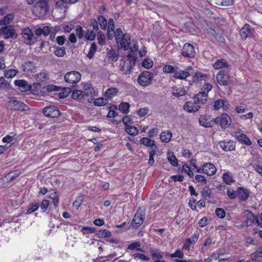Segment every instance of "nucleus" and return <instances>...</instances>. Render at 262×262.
<instances>
[{"instance_id": "obj_49", "label": "nucleus", "mask_w": 262, "mask_h": 262, "mask_svg": "<svg viewBox=\"0 0 262 262\" xmlns=\"http://www.w3.org/2000/svg\"><path fill=\"white\" fill-rule=\"evenodd\" d=\"M118 90L115 88L108 89L105 93V96L109 98H112L118 93Z\"/></svg>"}, {"instance_id": "obj_30", "label": "nucleus", "mask_w": 262, "mask_h": 262, "mask_svg": "<svg viewBox=\"0 0 262 262\" xmlns=\"http://www.w3.org/2000/svg\"><path fill=\"white\" fill-rule=\"evenodd\" d=\"M229 67V64L227 61L225 59H221L220 60H217L215 61L213 64V67L215 69H222L223 68H228Z\"/></svg>"}, {"instance_id": "obj_62", "label": "nucleus", "mask_w": 262, "mask_h": 262, "mask_svg": "<svg viewBox=\"0 0 262 262\" xmlns=\"http://www.w3.org/2000/svg\"><path fill=\"white\" fill-rule=\"evenodd\" d=\"M90 27L92 28L93 30H95L96 31L99 30L98 22L96 19L92 18L90 20Z\"/></svg>"}, {"instance_id": "obj_19", "label": "nucleus", "mask_w": 262, "mask_h": 262, "mask_svg": "<svg viewBox=\"0 0 262 262\" xmlns=\"http://www.w3.org/2000/svg\"><path fill=\"white\" fill-rule=\"evenodd\" d=\"M21 35L23 38L27 41L28 44H32L35 42L36 37H34L32 31L28 28H25L22 30Z\"/></svg>"}, {"instance_id": "obj_10", "label": "nucleus", "mask_w": 262, "mask_h": 262, "mask_svg": "<svg viewBox=\"0 0 262 262\" xmlns=\"http://www.w3.org/2000/svg\"><path fill=\"white\" fill-rule=\"evenodd\" d=\"M181 54L183 56L187 58H192L195 56V52L193 46L189 43L184 44L181 51Z\"/></svg>"}, {"instance_id": "obj_33", "label": "nucleus", "mask_w": 262, "mask_h": 262, "mask_svg": "<svg viewBox=\"0 0 262 262\" xmlns=\"http://www.w3.org/2000/svg\"><path fill=\"white\" fill-rule=\"evenodd\" d=\"M39 207V204L38 203L36 202H33L31 203H30L29 206L26 212L27 214H30L35 211L37 210Z\"/></svg>"}, {"instance_id": "obj_22", "label": "nucleus", "mask_w": 262, "mask_h": 262, "mask_svg": "<svg viewBox=\"0 0 262 262\" xmlns=\"http://www.w3.org/2000/svg\"><path fill=\"white\" fill-rule=\"evenodd\" d=\"M192 68L189 67L186 71H182L180 70L178 68L176 71V73L173 74V77L179 79H186L190 75L189 70H192Z\"/></svg>"}, {"instance_id": "obj_43", "label": "nucleus", "mask_w": 262, "mask_h": 262, "mask_svg": "<svg viewBox=\"0 0 262 262\" xmlns=\"http://www.w3.org/2000/svg\"><path fill=\"white\" fill-rule=\"evenodd\" d=\"M14 18V15L10 13L5 16L3 19L0 20V25H6L10 23Z\"/></svg>"}, {"instance_id": "obj_36", "label": "nucleus", "mask_w": 262, "mask_h": 262, "mask_svg": "<svg viewBox=\"0 0 262 262\" xmlns=\"http://www.w3.org/2000/svg\"><path fill=\"white\" fill-rule=\"evenodd\" d=\"M223 181L227 185H231L235 181L233 180L230 172H227L223 174L222 176Z\"/></svg>"}, {"instance_id": "obj_46", "label": "nucleus", "mask_w": 262, "mask_h": 262, "mask_svg": "<svg viewBox=\"0 0 262 262\" xmlns=\"http://www.w3.org/2000/svg\"><path fill=\"white\" fill-rule=\"evenodd\" d=\"M85 38L88 40L92 41L95 39L96 37V33L91 29H88L84 35Z\"/></svg>"}, {"instance_id": "obj_34", "label": "nucleus", "mask_w": 262, "mask_h": 262, "mask_svg": "<svg viewBox=\"0 0 262 262\" xmlns=\"http://www.w3.org/2000/svg\"><path fill=\"white\" fill-rule=\"evenodd\" d=\"M250 256L252 261H257L262 258V248L259 247L256 251L251 254Z\"/></svg>"}, {"instance_id": "obj_13", "label": "nucleus", "mask_w": 262, "mask_h": 262, "mask_svg": "<svg viewBox=\"0 0 262 262\" xmlns=\"http://www.w3.org/2000/svg\"><path fill=\"white\" fill-rule=\"evenodd\" d=\"M117 44H119L121 48L124 51H127L129 49V47L130 45V35L129 34L125 33L124 35L116 41Z\"/></svg>"}, {"instance_id": "obj_6", "label": "nucleus", "mask_w": 262, "mask_h": 262, "mask_svg": "<svg viewBox=\"0 0 262 262\" xmlns=\"http://www.w3.org/2000/svg\"><path fill=\"white\" fill-rule=\"evenodd\" d=\"M214 121L215 124H220L222 129H225L231 124V119L227 114L223 113L215 118Z\"/></svg>"}, {"instance_id": "obj_31", "label": "nucleus", "mask_w": 262, "mask_h": 262, "mask_svg": "<svg viewBox=\"0 0 262 262\" xmlns=\"http://www.w3.org/2000/svg\"><path fill=\"white\" fill-rule=\"evenodd\" d=\"M35 66L34 63L31 61H27L24 63L21 66L22 70L24 72L29 73L33 72L35 69Z\"/></svg>"}, {"instance_id": "obj_48", "label": "nucleus", "mask_w": 262, "mask_h": 262, "mask_svg": "<svg viewBox=\"0 0 262 262\" xmlns=\"http://www.w3.org/2000/svg\"><path fill=\"white\" fill-rule=\"evenodd\" d=\"M178 67H174L171 65L167 64L163 67V71L165 73H173L174 74Z\"/></svg>"}, {"instance_id": "obj_35", "label": "nucleus", "mask_w": 262, "mask_h": 262, "mask_svg": "<svg viewBox=\"0 0 262 262\" xmlns=\"http://www.w3.org/2000/svg\"><path fill=\"white\" fill-rule=\"evenodd\" d=\"M172 137V133L170 131L163 132L160 135V139L165 143L168 142Z\"/></svg>"}, {"instance_id": "obj_56", "label": "nucleus", "mask_w": 262, "mask_h": 262, "mask_svg": "<svg viewBox=\"0 0 262 262\" xmlns=\"http://www.w3.org/2000/svg\"><path fill=\"white\" fill-rule=\"evenodd\" d=\"M49 198L53 200V204L55 207H57V206H58L59 199V197L57 195L56 192H54V193H51L49 196Z\"/></svg>"}, {"instance_id": "obj_61", "label": "nucleus", "mask_w": 262, "mask_h": 262, "mask_svg": "<svg viewBox=\"0 0 262 262\" xmlns=\"http://www.w3.org/2000/svg\"><path fill=\"white\" fill-rule=\"evenodd\" d=\"M81 232L84 234L93 233H95L96 229L93 227H83L81 229Z\"/></svg>"}, {"instance_id": "obj_47", "label": "nucleus", "mask_w": 262, "mask_h": 262, "mask_svg": "<svg viewBox=\"0 0 262 262\" xmlns=\"http://www.w3.org/2000/svg\"><path fill=\"white\" fill-rule=\"evenodd\" d=\"M96 235L99 237H108L111 236V232L107 230H99L96 233Z\"/></svg>"}, {"instance_id": "obj_57", "label": "nucleus", "mask_w": 262, "mask_h": 262, "mask_svg": "<svg viewBox=\"0 0 262 262\" xmlns=\"http://www.w3.org/2000/svg\"><path fill=\"white\" fill-rule=\"evenodd\" d=\"M134 258H139L142 261H148L150 259V257L140 253H137L132 255Z\"/></svg>"}, {"instance_id": "obj_15", "label": "nucleus", "mask_w": 262, "mask_h": 262, "mask_svg": "<svg viewBox=\"0 0 262 262\" xmlns=\"http://www.w3.org/2000/svg\"><path fill=\"white\" fill-rule=\"evenodd\" d=\"M219 145L222 150L225 151H232L235 148V142L232 140H223L220 141Z\"/></svg>"}, {"instance_id": "obj_18", "label": "nucleus", "mask_w": 262, "mask_h": 262, "mask_svg": "<svg viewBox=\"0 0 262 262\" xmlns=\"http://www.w3.org/2000/svg\"><path fill=\"white\" fill-rule=\"evenodd\" d=\"M230 106V105L228 100L225 99H220L215 101L214 103V110L217 111L221 108L224 111H227Z\"/></svg>"}, {"instance_id": "obj_42", "label": "nucleus", "mask_w": 262, "mask_h": 262, "mask_svg": "<svg viewBox=\"0 0 262 262\" xmlns=\"http://www.w3.org/2000/svg\"><path fill=\"white\" fill-rule=\"evenodd\" d=\"M97 22L103 30H105L107 27V20L102 15H99L97 17Z\"/></svg>"}, {"instance_id": "obj_2", "label": "nucleus", "mask_w": 262, "mask_h": 262, "mask_svg": "<svg viewBox=\"0 0 262 262\" xmlns=\"http://www.w3.org/2000/svg\"><path fill=\"white\" fill-rule=\"evenodd\" d=\"M49 10L48 0H40L34 5L32 12L34 15L38 17L45 16Z\"/></svg>"}, {"instance_id": "obj_25", "label": "nucleus", "mask_w": 262, "mask_h": 262, "mask_svg": "<svg viewBox=\"0 0 262 262\" xmlns=\"http://www.w3.org/2000/svg\"><path fill=\"white\" fill-rule=\"evenodd\" d=\"M88 92L81 90H74L72 93V98L74 99L80 101L89 96Z\"/></svg>"}, {"instance_id": "obj_16", "label": "nucleus", "mask_w": 262, "mask_h": 262, "mask_svg": "<svg viewBox=\"0 0 262 262\" xmlns=\"http://www.w3.org/2000/svg\"><path fill=\"white\" fill-rule=\"evenodd\" d=\"M202 172L209 176H212L215 174L216 168L213 164L207 162L203 165Z\"/></svg>"}, {"instance_id": "obj_41", "label": "nucleus", "mask_w": 262, "mask_h": 262, "mask_svg": "<svg viewBox=\"0 0 262 262\" xmlns=\"http://www.w3.org/2000/svg\"><path fill=\"white\" fill-rule=\"evenodd\" d=\"M140 143L141 144L144 145L146 146L151 147L155 145V141L150 140L148 138L144 137L140 139Z\"/></svg>"}, {"instance_id": "obj_28", "label": "nucleus", "mask_w": 262, "mask_h": 262, "mask_svg": "<svg viewBox=\"0 0 262 262\" xmlns=\"http://www.w3.org/2000/svg\"><path fill=\"white\" fill-rule=\"evenodd\" d=\"M149 252L153 260H159L163 257V252L159 249L150 248Z\"/></svg>"}, {"instance_id": "obj_51", "label": "nucleus", "mask_w": 262, "mask_h": 262, "mask_svg": "<svg viewBox=\"0 0 262 262\" xmlns=\"http://www.w3.org/2000/svg\"><path fill=\"white\" fill-rule=\"evenodd\" d=\"M206 31L208 33L211 35L215 39H217L219 35V32L215 29V27L210 26L206 28Z\"/></svg>"}, {"instance_id": "obj_23", "label": "nucleus", "mask_w": 262, "mask_h": 262, "mask_svg": "<svg viewBox=\"0 0 262 262\" xmlns=\"http://www.w3.org/2000/svg\"><path fill=\"white\" fill-rule=\"evenodd\" d=\"M171 92L173 96L176 97L183 96L187 94V91L184 86H173L171 89Z\"/></svg>"}, {"instance_id": "obj_39", "label": "nucleus", "mask_w": 262, "mask_h": 262, "mask_svg": "<svg viewBox=\"0 0 262 262\" xmlns=\"http://www.w3.org/2000/svg\"><path fill=\"white\" fill-rule=\"evenodd\" d=\"M141 243L139 242H134L129 244L127 247L128 250H136L138 251L143 252L144 251L141 248Z\"/></svg>"}, {"instance_id": "obj_54", "label": "nucleus", "mask_w": 262, "mask_h": 262, "mask_svg": "<svg viewBox=\"0 0 262 262\" xmlns=\"http://www.w3.org/2000/svg\"><path fill=\"white\" fill-rule=\"evenodd\" d=\"M17 73V71L15 69H10L5 71L4 72L5 76L7 78H12L14 77Z\"/></svg>"}, {"instance_id": "obj_26", "label": "nucleus", "mask_w": 262, "mask_h": 262, "mask_svg": "<svg viewBox=\"0 0 262 262\" xmlns=\"http://www.w3.org/2000/svg\"><path fill=\"white\" fill-rule=\"evenodd\" d=\"M16 86L19 88L21 92H26L31 89V85L25 80H16L14 81Z\"/></svg>"}, {"instance_id": "obj_20", "label": "nucleus", "mask_w": 262, "mask_h": 262, "mask_svg": "<svg viewBox=\"0 0 262 262\" xmlns=\"http://www.w3.org/2000/svg\"><path fill=\"white\" fill-rule=\"evenodd\" d=\"M234 137L241 144L250 146L252 144L250 139L245 134L241 132H235Z\"/></svg>"}, {"instance_id": "obj_59", "label": "nucleus", "mask_w": 262, "mask_h": 262, "mask_svg": "<svg viewBox=\"0 0 262 262\" xmlns=\"http://www.w3.org/2000/svg\"><path fill=\"white\" fill-rule=\"evenodd\" d=\"M212 86L209 83H205L202 87V91L201 93H205L206 96L208 97V92L212 89Z\"/></svg>"}, {"instance_id": "obj_55", "label": "nucleus", "mask_w": 262, "mask_h": 262, "mask_svg": "<svg viewBox=\"0 0 262 262\" xmlns=\"http://www.w3.org/2000/svg\"><path fill=\"white\" fill-rule=\"evenodd\" d=\"M20 173L21 171H20V170L17 169L10 172L8 174V176L10 178V180L12 181L17 178L20 175Z\"/></svg>"}, {"instance_id": "obj_1", "label": "nucleus", "mask_w": 262, "mask_h": 262, "mask_svg": "<svg viewBox=\"0 0 262 262\" xmlns=\"http://www.w3.org/2000/svg\"><path fill=\"white\" fill-rule=\"evenodd\" d=\"M137 59L138 57L131 55L127 54L124 56L121 60L120 70L126 75L130 73L136 66Z\"/></svg>"}, {"instance_id": "obj_50", "label": "nucleus", "mask_w": 262, "mask_h": 262, "mask_svg": "<svg viewBox=\"0 0 262 262\" xmlns=\"http://www.w3.org/2000/svg\"><path fill=\"white\" fill-rule=\"evenodd\" d=\"M97 50V46L95 42L91 44L90 50L86 55L89 59H92L94 57V55Z\"/></svg>"}, {"instance_id": "obj_12", "label": "nucleus", "mask_w": 262, "mask_h": 262, "mask_svg": "<svg viewBox=\"0 0 262 262\" xmlns=\"http://www.w3.org/2000/svg\"><path fill=\"white\" fill-rule=\"evenodd\" d=\"M78 0H54L56 9H58L60 11L66 12L68 9V5L69 4H74Z\"/></svg>"}, {"instance_id": "obj_38", "label": "nucleus", "mask_w": 262, "mask_h": 262, "mask_svg": "<svg viewBox=\"0 0 262 262\" xmlns=\"http://www.w3.org/2000/svg\"><path fill=\"white\" fill-rule=\"evenodd\" d=\"M128 50H129V51L128 52L127 54L137 57V52L139 51V46L138 42L135 41L132 46L129 47Z\"/></svg>"}, {"instance_id": "obj_9", "label": "nucleus", "mask_w": 262, "mask_h": 262, "mask_svg": "<svg viewBox=\"0 0 262 262\" xmlns=\"http://www.w3.org/2000/svg\"><path fill=\"white\" fill-rule=\"evenodd\" d=\"M42 113L45 116L51 118H58L61 114L60 111L55 105L46 106L43 109Z\"/></svg>"}, {"instance_id": "obj_63", "label": "nucleus", "mask_w": 262, "mask_h": 262, "mask_svg": "<svg viewBox=\"0 0 262 262\" xmlns=\"http://www.w3.org/2000/svg\"><path fill=\"white\" fill-rule=\"evenodd\" d=\"M182 170L187 174L190 178H192L194 176L191 168L187 164H184L182 166Z\"/></svg>"}, {"instance_id": "obj_64", "label": "nucleus", "mask_w": 262, "mask_h": 262, "mask_svg": "<svg viewBox=\"0 0 262 262\" xmlns=\"http://www.w3.org/2000/svg\"><path fill=\"white\" fill-rule=\"evenodd\" d=\"M75 32L79 39H81L83 37V31L81 26L77 25L76 26Z\"/></svg>"}, {"instance_id": "obj_24", "label": "nucleus", "mask_w": 262, "mask_h": 262, "mask_svg": "<svg viewBox=\"0 0 262 262\" xmlns=\"http://www.w3.org/2000/svg\"><path fill=\"white\" fill-rule=\"evenodd\" d=\"M244 215L247 217V219H248L251 223L252 224L255 221L257 225L262 228L261 223L260 222L258 217L254 215L251 211L246 210L244 211Z\"/></svg>"}, {"instance_id": "obj_60", "label": "nucleus", "mask_w": 262, "mask_h": 262, "mask_svg": "<svg viewBox=\"0 0 262 262\" xmlns=\"http://www.w3.org/2000/svg\"><path fill=\"white\" fill-rule=\"evenodd\" d=\"M142 66L146 69H149L153 66V61L151 59L147 58L142 62Z\"/></svg>"}, {"instance_id": "obj_53", "label": "nucleus", "mask_w": 262, "mask_h": 262, "mask_svg": "<svg viewBox=\"0 0 262 262\" xmlns=\"http://www.w3.org/2000/svg\"><path fill=\"white\" fill-rule=\"evenodd\" d=\"M54 53L56 56L61 57L65 55L66 52L64 47H57Z\"/></svg>"}, {"instance_id": "obj_3", "label": "nucleus", "mask_w": 262, "mask_h": 262, "mask_svg": "<svg viewBox=\"0 0 262 262\" xmlns=\"http://www.w3.org/2000/svg\"><path fill=\"white\" fill-rule=\"evenodd\" d=\"M7 107L11 110L15 111H27L29 107L24 102L16 100L15 98H12L7 103Z\"/></svg>"}, {"instance_id": "obj_37", "label": "nucleus", "mask_w": 262, "mask_h": 262, "mask_svg": "<svg viewBox=\"0 0 262 262\" xmlns=\"http://www.w3.org/2000/svg\"><path fill=\"white\" fill-rule=\"evenodd\" d=\"M206 79H208L207 75L199 72H196L193 77L194 82H198L201 80L206 81Z\"/></svg>"}, {"instance_id": "obj_7", "label": "nucleus", "mask_w": 262, "mask_h": 262, "mask_svg": "<svg viewBox=\"0 0 262 262\" xmlns=\"http://www.w3.org/2000/svg\"><path fill=\"white\" fill-rule=\"evenodd\" d=\"M81 74L77 71H71L64 76V80L70 84H75L81 79Z\"/></svg>"}, {"instance_id": "obj_4", "label": "nucleus", "mask_w": 262, "mask_h": 262, "mask_svg": "<svg viewBox=\"0 0 262 262\" xmlns=\"http://www.w3.org/2000/svg\"><path fill=\"white\" fill-rule=\"evenodd\" d=\"M145 217L144 210H142L140 207L138 208L134 216L132 222V226L134 229H137L143 223Z\"/></svg>"}, {"instance_id": "obj_11", "label": "nucleus", "mask_w": 262, "mask_h": 262, "mask_svg": "<svg viewBox=\"0 0 262 262\" xmlns=\"http://www.w3.org/2000/svg\"><path fill=\"white\" fill-rule=\"evenodd\" d=\"M239 33L242 38L245 40L253 37L254 30L249 24H246L240 30Z\"/></svg>"}, {"instance_id": "obj_5", "label": "nucleus", "mask_w": 262, "mask_h": 262, "mask_svg": "<svg viewBox=\"0 0 262 262\" xmlns=\"http://www.w3.org/2000/svg\"><path fill=\"white\" fill-rule=\"evenodd\" d=\"M153 77V74L149 71H144L138 76V83L142 86H146L150 84Z\"/></svg>"}, {"instance_id": "obj_29", "label": "nucleus", "mask_w": 262, "mask_h": 262, "mask_svg": "<svg viewBox=\"0 0 262 262\" xmlns=\"http://www.w3.org/2000/svg\"><path fill=\"white\" fill-rule=\"evenodd\" d=\"M106 56L108 59L112 62L116 61L119 57L118 51L115 49H111L107 52Z\"/></svg>"}, {"instance_id": "obj_40", "label": "nucleus", "mask_w": 262, "mask_h": 262, "mask_svg": "<svg viewBox=\"0 0 262 262\" xmlns=\"http://www.w3.org/2000/svg\"><path fill=\"white\" fill-rule=\"evenodd\" d=\"M48 79V73L46 71H43L37 74V80L39 82L46 81Z\"/></svg>"}, {"instance_id": "obj_52", "label": "nucleus", "mask_w": 262, "mask_h": 262, "mask_svg": "<svg viewBox=\"0 0 262 262\" xmlns=\"http://www.w3.org/2000/svg\"><path fill=\"white\" fill-rule=\"evenodd\" d=\"M94 105L97 106H104L107 103V100L103 97L96 99L94 102Z\"/></svg>"}, {"instance_id": "obj_17", "label": "nucleus", "mask_w": 262, "mask_h": 262, "mask_svg": "<svg viewBox=\"0 0 262 262\" xmlns=\"http://www.w3.org/2000/svg\"><path fill=\"white\" fill-rule=\"evenodd\" d=\"M200 108V105L194 99L193 101H187L183 107L184 110L189 113L196 112Z\"/></svg>"}, {"instance_id": "obj_45", "label": "nucleus", "mask_w": 262, "mask_h": 262, "mask_svg": "<svg viewBox=\"0 0 262 262\" xmlns=\"http://www.w3.org/2000/svg\"><path fill=\"white\" fill-rule=\"evenodd\" d=\"M125 132L130 135H136L138 134L139 130L137 127L134 126H127L125 127Z\"/></svg>"}, {"instance_id": "obj_32", "label": "nucleus", "mask_w": 262, "mask_h": 262, "mask_svg": "<svg viewBox=\"0 0 262 262\" xmlns=\"http://www.w3.org/2000/svg\"><path fill=\"white\" fill-rule=\"evenodd\" d=\"M208 116L203 115L199 119L200 124L205 127H210L212 126L211 123L208 121Z\"/></svg>"}, {"instance_id": "obj_44", "label": "nucleus", "mask_w": 262, "mask_h": 262, "mask_svg": "<svg viewBox=\"0 0 262 262\" xmlns=\"http://www.w3.org/2000/svg\"><path fill=\"white\" fill-rule=\"evenodd\" d=\"M130 104L127 102H121L119 105V110L124 114L129 112Z\"/></svg>"}, {"instance_id": "obj_27", "label": "nucleus", "mask_w": 262, "mask_h": 262, "mask_svg": "<svg viewBox=\"0 0 262 262\" xmlns=\"http://www.w3.org/2000/svg\"><path fill=\"white\" fill-rule=\"evenodd\" d=\"M208 97L206 96L205 93H201V92H199L193 98V99L199 105H200V107L204 105L207 100Z\"/></svg>"}, {"instance_id": "obj_14", "label": "nucleus", "mask_w": 262, "mask_h": 262, "mask_svg": "<svg viewBox=\"0 0 262 262\" xmlns=\"http://www.w3.org/2000/svg\"><path fill=\"white\" fill-rule=\"evenodd\" d=\"M0 34L5 35V39L15 38L17 37V34L15 30L6 26L0 28Z\"/></svg>"}, {"instance_id": "obj_8", "label": "nucleus", "mask_w": 262, "mask_h": 262, "mask_svg": "<svg viewBox=\"0 0 262 262\" xmlns=\"http://www.w3.org/2000/svg\"><path fill=\"white\" fill-rule=\"evenodd\" d=\"M217 82L222 85H227L230 80L228 71L226 70H220L216 75Z\"/></svg>"}, {"instance_id": "obj_21", "label": "nucleus", "mask_w": 262, "mask_h": 262, "mask_svg": "<svg viewBox=\"0 0 262 262\" xmlns=\"http://www.w3.org/2000/svg\"><path fill=\"white\" fill-rule=\"evenodd\" d=\"M236 194L240 201H245L249 197L250 191L247 188L239 187L237 188Z\"/></svg>"}, {"instance_id": "obj_58", "label": "nucleus", "mask_w": 262, "mask_h": 262, "mask_svg": "<svg viewBox=\"0 0 262 262\" xmlns=\"http://www.w3.org/2000/svg\"><path fill=\"white\" fill-rule=\"evenodd\" d=\"M98 33L99 34H98L97 37L98 43L100 46H103L105 44V36L104 34L100 31L98 32Z\"/></svg>"}]
</instances>
